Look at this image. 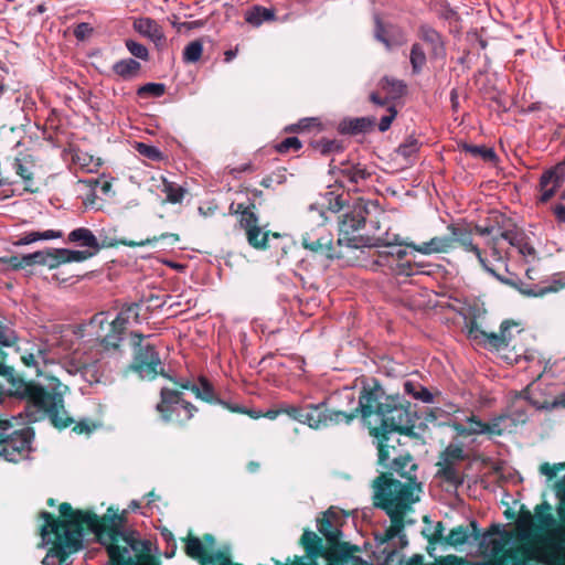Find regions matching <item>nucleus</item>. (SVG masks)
Returning a JSON list of instances; mask_svg holds the SVG:
<instances>
[{
    "label": "nucleus",
    "mask_w": 565,
    "mask_h": 565,
    "mask_svg": "<svg viewBox=\"0 0 565 565\" xmlns=\"http://www.w3.org/2000/svg\"><path fill=\"white\" fill-rule=\"evenodd\" d=\"M122 562L131 563L125 565H160V562L157 557L151 555V553L145 552L141 554L126 555L124 556Z\"/></svg>",
    "instance_id": "52"
},
{
    "label": "nucleus",
    "mask_w": 565,
    "mask_h": 565,
    "mask_svg": "<svg viewBox=\"0 0 565 565\" xmlns=\"http://www.w3.org/2000/svg\"><path fill=\"white\" fill-rule=\"evenodd\" d=\"M280 412L284 415H287L289 418L301 424L302 406L292 405V404H282V405H280Z\"/></svg>",
    "instance_id": "63"
},
{
    "label": "nucleus",
    "mask_w": 565,
    "mask_h": 565,
    "mask_svg": "<svg viewBox=\"0 0 565 565\" xmlns=\"http://www.w3.org/2000/svg\"><path fill=\"white\" fill-rule=\"evenodd\" d=\"M95 252H90L89 249L85 250H72L67 248H56V257L58 262V266L67 263H81L93 257Z\"/></svg>",
    "instance_id": "36"
},
{
    "label": "nucleus",
    "mask_w": 565,
    "mask_h": 565,
    "mask_svg": "<svg viewBox=\"0 0 565 565\" xmlns=\"http://www.w3.org/2000/svg\"><path fill=\"white\" fill-rule=\"evenodd\" d=\"M135 309L136 307H122L117 317L109 323V329L124 334L128 324L127 319L124 316L127 311H131Z\"/></svg>",
    "instance_id": "58"
},
{
    "label": "nucleus",
    "mask_w": 565,
    "mask_h": 565,
    "mask_svg": "<svg viewBox=\"0 0 565 565\" xmlns=\"http://www.w3.org/2000/svg\"><path fill=\"white\" fill-rule=\"evenodd\" d=\"M417 36L429 47L431 57L445 56V43L443 35L427 23L418 26Z\"/></svg>",
    "instance_id": "24"
},
{
    "label": "nucleus",
    "mask_w": 565,
    "mask_h": 565,
    "mask_svg": "<svg viewBox=\"0 0 565 565\" xmlns=\"http://www.w3.org/2000/svg\"><path fill=\"white\" fill-rule=\"evenodd\" d=\"M17 340L18 335L15 331L0 321V344L11 347Z\"/></svg>",
    "instance_id": "59"
},
{
    "label": "nucleus",
    "mask_w": 565,
    "mask_h": 565,
    "mask_svg": "<svg viewBox=\"0 0 565 565\" xmlns=\"http://www.w3.org/2000/svg\"><path fill=\"white\" fill-rule=\"evenodd\" d=\"M334 515V512L330 508L323 513L322 518L317 519V527L321 535L324 536L328 532H330L333 529L330 518Z\"/></svg>",
    "instance_id": "60"
},
{
    "label": "nucleus",
    "mask_w": 565,
    "mask_h": 565,
    "mask_svg": "<svg viewBox=\"0 0 565 565\" xmlns=\"http://www.w3.org/2000/svg\"><path fill=\"white\" fill-rule=\"evenodd\" d=\"M275 19V10L262 6H254L245 13V21L253 26H259L264 22L274 21Z\"/></svg>",
    "instance_id": "35"
},
{
    "label": "nucleus",
    "mask_w": 565,
    "mask_h": 565,
    "mask_svg": "<svg viewBox=\"0 0 565 565\" xmlns=\"http://www.w3.org/2000/svg\"><path fill=\"white\" fill-rule=\"evenodd\" d=\"M114 74L125 81L132 79L138 76L141 64L134 58H122L116 62L111 67Z\"/></svg>",
    "instance_id": "32"
},
{
    "label": "nucleus",
    "mask_w": 565,
    "mask_h": 565,
    "mask_svg": "<svg viewBox=\"0 0 565 565\" xmlns=\"http://www.w3.org/2000/svg\"><path fill=\"white\" fill-rule=\"evenodd\" d=\"M554 491L558 499L557 514L565 524V476L555 482Z\"/></svg>",
    "instance_id": "53"
},
{
    "label": "nucleus",
    "mask_w": 565,
    "mask_h": 565,
    "mask_svg": "<svg viewBox=\"0 0 565 565\" xmlns=\"http://www.w3.org/2000/svg\"><path fill=\"white\" fill-rule=\"evenodd\" d=\"M39 519L43 520L40 526V535L45 539L49 535H54L55 540L52 547L47 551L45 557L42 559V565H54L51 558H57L62 564L73 553L78 552L83 547V539L81 533L73 526L66 523L63 516H55L47 511H41Z\"/></svg>",
    "instance_id": "4"
},
{
    "label": "nucleus",
    "mask_w": 565,
    "mask_h": 565,
    "mask_svg": "<svg viewBox=\"0 0 565 565\" xmlns=\"http://www.w3.org/2000/svg\"><path fill=\"white\" fill-rule=\"evenodd\" d=\"M564 469H565V462L555 463V465H550L547 462H544L540 466L541 473L546 476L548 480L554 479L557 476V473Z\"/></svg>",
    "instance_id": "64"
},
{
    "label": "nucleus",
    "mask_w": 565,
    "mask_h": 565,
    "mask_svg": "<svg viewBox=\"0 0 565 565\" xmlns=\"http://www.w3.org/2000/svg\"><path fill=\"white\" fill-rule=\"evenodd\" d=\"M203 52V43L201 40H194L190 42L183 50V61L185 63L198 62Z\"/></svg>",
    "instance_id": "47"
},
{
    "label": "nucleus",
    "mask_w": 565,
    "mask_h": 565,
    "mask_svg": "<svg viewBox=\"0 0 565 565\" xmlns=\"http://www.w3.org/2000/svg\"><path fill=\"white\" fill-rule=\"evenodd\" d=\"M167 238L170 239V244L171 245H173V244H175L177 242L180 241L179 234H175V233H162L159 236L148 237V238L139 241V242L124 238V239H120L118 243L120 245L128 246V247H137V246L154 245L159 241L167 239Z\"/></svg>",
    "instance_id": "37"
},
{
    "label": "nucleus",
    "mask_w": 565,
    "mask_h": 565,
    "mask_svg": "<svg viewBox=\"0 0 565 565\" xmlns=\"http://www.w3.org/2000/svg\"><path fill=\"white\" fill-rule=\"evenodd\" d=\"M374 38L387 50L406 43V36L402 28L393 23H384L380 15L374 17Z\"/></svg>",
    "instance_id": "21"
},
{
    "label": "nucleus",
    "mask_w": 565,
    "mask_h": 565,
    "mask_svg": "<svg viewBox=\"0 0 565 565\" xmlns=\"http://www.w3.org/2000/svg\"><path fill=\"white\" fill-rule=\"evenodd\" d=\"M370 435L376 439L379 466H385V462L390 460V448H406L399 438L401 434L397 430H391V427H370Z\"/></svg>",
    "instance_id": "19"
},
{
    "label": "nucleus",
    "mask_w": 565,
    "mask_h": 565,
    "mask_svg": "<svg viewBox=\"0 0 565 565\" xmlns=\"http://www.w3.org/2000/svg\"><path fill=\"white\" fill-rule=\"evenodd\" d=\"M419 141L414 136H408L404 142H402L396 149L397 154L405 159L412 158L419 150Z\"/></svg>",
    "instance_id": "49"
},
{
    "label": "nucleus",
    "mask_w": 565,
    "mask_h": 565,
    "mask_svg": "<svg viewBox=\"0 0 565 565\" xmlns=\"http://www.w3.org/2000/svg\"><path fill=\"white\" fill-rule=\"evenodd\" d=\"M61 516L68 525L75 527L83 539L84 531L93 532L97 541L105 546L109 557V565H125L124 556L141 553H150V543L140 540L134 531H125L128 510L120 513L109 507L103 516H98L93 511L74 510L71 503L63 502L58 507Z\"/></svg>",
    "instance_id": "1"
},
{
    "label": "nucleus",
    "mask_w": 565,
    "mask_h": 565,
    "mask_svg": "<svg viewBox=\"0 0 565 565\" xmlns=\"http://www.w3.org/2000/svg\"><path fill=\"white\" fill-rule=\"evenodd\" d=\"M404 391L415 399H419L424 403H431L434 399L433 394L417 382L406 381L404 383Z\"/></svg>",
    "instance_id": "39"
},
{
    "label": "nucleus",
    "mask_w": 565,
    "mask_h": 565,
    "mask_svg": "<svg viewBox=\"0 0 565 565\" xmlns=\"http://www.w3.org/2000/svg\"><path fill=\"white\" fill-rule=\"evenodd\" d=\"M132 25L136 32L157 44L164 40L162 28L151 18L135 19Z\"/></svg>",
    "instance_id": "26"
},
{
    "label": "nucleus",
    "mask_w": 565,
    "mask_h": 565,
    "mask_svg": "<svg viewBox=\"0 0 565 565\" xmlns=\"http://www.w3.org/2000/svg\"><path fill=\"white\" fill-rule=\"evenodd\" d=\"M363 419L375 415L380 419L377 426L391 427L411 438H418L415 431L416 414L411 411V403L398 394L388 395L377 380L372 385H364L360 392L359 406L353 409Z\"/></svg>",
    "instance_id": "2"
},
{
    "label": "nucleus",
    "mask_w": 565,
    "mask_h": 565,
    "mask_svg": "<svg viewBox=\"0 0 565 565\" xmlns=\"http://www.w3.org/2000/svg\"><path fill=\"white\" fill-rule=\"evenodd\" d=\"M514 286L512 288L516 289L520 294L526 297H544L551 292H557L561 289L565 288V273L555 274L551 280V282L546 286H534L529 287L523 281L519 279H512Z\"/></svg>",
    "instance_id": "22"
},
{
    "label": "nucleus",
    "mask_w": 565,
    "mask_h": 565,
    "mask_svg": "<svg viewBox=\"0 0 565 565\" xmlns=\"http://www.w3.org/2000/svg\"><path fill=\"white\" fill-rule=\"evenodd\" d=\"M408 243L406 242H397L394 243H387L383 245V249L379 253V263L380 264H388L391 266L390 259L397 263L398 260H403L405 256L407 255V248H411L407 246Z\"/></svg>",
    "instance_id": "28"
},
{
    "label": "nucleus",
    "mask_w": 565,
    "mask_h": 565,
    "mask_svg": "<svg viewBox=\"0 0 565 565\" xmlns=\"http://www.w3.org/2000/svg\"><path fill=\"white\" fill-rule=\"evenodd\" d=\"M379 86L391 100L398 99L407 93L406 83L391 76L382 77L379 82Z\"/></svg>",
    "instance_id": "31"
},
{
    "label": "nucleus",
    "mask_w": 565,
    "mask_h": 565,
    "mask_svg": "<svg viewBox=\"0 0 565 565\" xmlns=\"http://www.w3.org/2000/svg\"><path fill=\"white\" fill-rule=\"evenodd\" d=\"M135 149L138 151L139 154L150 160L159 161L162 159L161 151L154 146L145 142H137Z\"/></svg>",
    "instance_id": "56"
},
{
    "label": "nucleus",
    "mask_w": 565,
    "mask_h": 565,
    "mask_svg": "<svg viewBox=\"0 0 565 565\" xmlns=\"http://www.w3.org/2000/svg\"><path fill=\"white\" fill-rule=\"evenodd\" d=\"M422 267H423V265L420 263H412L409 260H405V262L398 260L395 264H391V268L396 276H405V277H409V276H414L418 273H423L420 270Z\"/></svg>",
    "instance_id": "45"
},
{
    "label": "nucleus",
    "mask_w": 565,
    "mask_h": 565,
    "mask_svg": "<svg viewBox=\"0 0 565 565\" xmlns=\"http://www.w3.org/2000/svg\"><path fill=\"white\" fill-rule=\"evenodd\" d=\"M301 244L303 248L330 259L343 257L342 253L333 247L332 235L322 225L302 234Z\"/></svg>",
    "instance_id": "17"
},
{
    "label": "nucleus",
    "mask_w": 565,
    "mask_h": 565,
    "mask_svg": "<svg viewBox=\"0 0 565 565\" xmlns=\"http://www.w3.org/2000/svg\"><path fill=\"white\" fill-rule=\"evenodd\" d=\"M203 541L205 544L199 537L192 535L183 539L185 554L200 565H243L241 563H233L224 552H214L215 539L212 534H204Z\"/></svg>",
    "instance_id": "12"
},
{
    "label": "nucleus",
    "mask_w": 565,
    "mask_h": 565,
    "mask_svg": "<svg viewBox=\"0 0 565 565\" xmlns=\"http://www.w3.org/2000/svg\"><path fill=\"white\" fill-rule=\"evenodd\" d=\"M34 429L17 428L9 419H0V456L10 462H19L32 451Z\"/></svg>",
    "instance_id": "6"
},
{
    "label": "nucleus",
    "mask_w": 565,
    "mask_h": 565,
    "mask_svg": "<svg viewBox=\"0 0 565 565\" xmlns=\"http://www.w3.org/2000/svg\"><path fill=\"white\" fill-rule=\"evenodd\" d=\"M342 536V531L339 529L333 527L330 532H328L323 537L328 542L327 551H338L340 548V545L344 544L345 542H341L340 539Z\"/></svg>",
    "instance_id": "61"
},
{
    "label": "nucleus",
    "mask_w": 565,
    "mask_h": 565,
    "mask_svg": "<svg viewBox=\"0 0 565 565\" xmlns=\"http://www.w3.org/2000/svg\"><path fill=\"white\" fill-rule=\"evenodd\" d=\"M447 231V235L435 236L422 244H407V246L423 255L447 254L459 246L465 252L473 253L481 267L497 280L507 286H514L512 278L498 274L488 265V260L483 257L481 249L473 244L472 233L469 228L457 224H449Z\"/></svg>",
    "instance_id": "3"
},
{
    "label": "nucleus",
    "mask_w": 565,
    "mask_h": 565,
    "mask_svg": "<svg viewBox=\"0 0 565 565\" xmlns=\"http://www.w3.org/2000/svg\"><path fill=\"white\" fill-rule=\"evenodd\" d=\"M2 260L8 263L13 269H23L34 265L47 266L50 269L58 267L56 248H46L23 256H10Z\"/></svg>",
    "instance_id": "20"
},
{
    "label": "nucleus",
    "mask_w": 565,
    "mask_h": 565,
    "mask_svg": "<svg viewBox=\"0 0 565 565\" xmlns=\"http://www.w3.org/2000/svg\"><path fill=\"white\" fill-rule=\"evenodd\" d=\"M172 383L181 390L191 391L196 398L209 403L218 404L228 409L232 413H245V409L238 405H231L230 403L221 399L212 385V383L204 376H200L199 384L192 383L190 380H178L173 379Z\"/></svg>",
    "instance_id": "16"
},
{
    "label": "nucleus",
    "mask_w": 565,
    "mask_h": 565,
    "mask_svg": "<svg viewBox=\"0 0 565 565\" xmlns=\"http://www.w3.org/2000/svg\"><path fill=\"white\" fill-rule=\"evenodd\" d=\"M396 116H397L396 107L394 105L388 106L387 114L382 116L380 119L379 130L381 132H385L386 130H388L393 120L396 118Z\"/></svg>",
    "instance_id": "62"
},
{
    "label": "nucleus",
    "mask_w": 565,
    "mask_h": 565,
    "mask_svg": "<svg viewBox=\"0 0 565 565\" xmlns=\"http://www.w3.org/2000/svg\"><path fill=\"white\" fill-rule=\"evenodd\" d=\"M356 418V413L329 409L324 402L318 404H306L302 406L301 424L307 425L311 429H321L341 423L350 424Z\"/></svg>",
    "instance_id": "11"
},
{
    "label": "nucleus",
    "mask_w": 565,
    "mask_h": 565,
    "mask_svg": "<svg viewBox=\"0 0 565 565\" xmlns=\"http://www.w3.org/2000/svg\"><path fill=\"white\" fill-rule=\"evenodd\" d=\"M255 209L254 203H249L248 205L232 203L230 213L237 216L238 224L241 228L245 231L248 244L256 249H266L268 247L269 235L278 237L279 234L262 230Z\"/></svg>",
    "instance_id": "9"
},
{
    "label": "nucleus",
    "mask_w": 565,
    "mask_h": 565,
    "mask_svg": "<svg viewBox=\"0 0 565 565\" xmlns=\"http://www.w3.org/2000/svg\"><path fill=\"white\" fill-rule=\"evenodd\" d=\"M22 363L28 367H35L36 376H41L43 374L40 369V361L46 362V350L42 348H38L36 352L24 353L21 355Z\"/></svg>",
    "instance_id": "43"
},
{
    "label": "nucleus",
    "mask_w": 565,
    "mask_h": 565,
    "mask_svg": "<svg viewBox=\"0 0 565 565\" xmlns=\"http://www.w3.org/2000/svg\"><path fill=\"white\" fill-rule=\"evenodd\" d=\"M470 536L469 529L466 525H458L450 530L444 539V543L449 546H459L467 543Z\"/></svg>",
    "instance_id": "40"
},
{
    "label": "nucleus",
    "mask_w": 565,
    "mask_h": 565,
    "mask_svg": "<svg viewBox=\"0 0 565 565\" xmlns=\"http://www.w3.org/2000/svg\"><path fill=\"white\" fill-rule=\"evenodd\" d=\"M301 147H302V143L299 140V138L288 137V138L284 139L282 141H280L279 143H277L275 146V149L279 153H289L291 151L296 152V151L300 150Z\"/></svg>",
    "instance_id": "57"
},
{
    "label": "nucleus",
    "mask_w": 565,
    "mask_h": 565,
    "mask_svg": "<svg viewBox=\"0 0 565 565\" xmlns=\"http://www.w3.org/2000/svg\"><path fill=\"white\" fill-rule=\"evenodd\" d=\"M311 146L315 150L319 151L323 156L343 151L342 142L337 139L323 138L311 142Z\"/></svg>",
    "instance_id": "44"
},
{
    "label": "nucleus",
    "mask_w": 565,
    "mask_h": 565,
    "mask_svg": "<svg viewBox=\"0 0 565 565\" xmlns=\"http://www.w3.org/2000/svg\"><path fill=\"white\" fill-rule=\"evenodd\" d=\"M340 175L349 183L359 184L371 178L372 173L361 163L343 162L339 168Z\"/></svg>",
    "instance_id": "30"
},
{
    "label": "nucleus",
    "mask_w": 565,
    "mask_h": 565,
    "mask_svg": "<svg viewBox=\"0 0 565 565\" xmlns=\"http://www.w3.org/2000/svg\"><path fill=\"white\" fill-rule=\"evenodd\" d=\"M61 235H62L61 232H55L53 230H49L45 232H29V233H25L23 236H21L19 238V241H17L14 243V245H18V246L29 245V244H32L40 239L58 238V237H61Z\"/></svg>",
    "instance_id": "42"
},
{
    "label": "nucleus",
    "mask_w": 565,
    "mask_h": 565,
    "mask_svg": "<svg viewBox=\"0 0 565 565\" xmlns=\"http://www.w3.org/2000/svg\"><path fill=\"white\" fill-rule=\"evenodd\" d=\"M479 318L480 310L478 308H471L469 315L465 317V329L467 331V337L470 340H473L478 343H481V341H487L488 344L495 350H502L510 345L512 340L510 329L513 326H516L515 322L511 320H504L500 326L499 333L486 332L480 328L478 323Z\"/></svg>",
    "instance_id": "10"
},
{
    "label": "nucleus",
    "mask_w": 565,
    "mask_h": 565,
    "mask_svg": "<svg viewBox=\"0 0 565 565\" xmlns=\"http://www.w3.org/2000/svg\"><path fill=\"white\" fill-rule=\"evenodd\" d=\"M156 411L164 423H175L180 426H184L192 419L198 408L191 402L184 399L181 391L162 387Z\"/></svg>",
    "instance_id": "7"
},
{
    "label": "nucleus",
    "mask_w": 565,
    "mask_h": 565,
    "mask_svg": "<svg viewBox=\"0 0 565 565\" xmlns=\"http://www.w3.org/2000/svg\"><path fill=\"white\" fill-rule=\"evenodd\" d=\"M505 241L510 246L515 247L523 257L535 256V248L530 244L529 237L523 231L516 228Z\"/></svg>",
    "instance_id": "34"
},
{
    "label": "nucleus",
    "mask_w": 565,
    "mask_h": 565,
    "mask_svg": "<svg viewBox=\"0 0 565 565\" xmlns=\"http://www.w3.org/2000/svg\"><path fill=\"white\" fill-rule=\"evenodd\" d=\"M122 335V333L109 329L108 333L100 339L99 343L106 351H119L124 340Z\"/></svg>",
    "instance_id": "46"
},
{
    "label": "nucleus",
    "mask_w": 565,
    "mask_h": 565,
    "mask_svg": "<svg viewBox=\"0 0 565 565\" xmlns=\"http://www.w3.org/2000/svg\"><path fill=\"white\" fill-rule=\"evenodd\" d=\"M490 227L493 228V237L488 241V246L491 248V255L497 262H505L510 258L509 250H504L500 242L507 239L518 226L510 218L502 213H492L488 218Z\"/></svg>",
    "instance_id": "15"
},
{
    "label": "nucleus",
    "mask_w": 565,
    "mask_h": 565,
    "mask_svg": "<svg viewBox=\"0 0 565 565\" xmlns=\"http://www.w3.org/2000/svg\"><path fill=\"white\" fill-rule=\"evenodd\" d=\"M409 62L413 74H419L426 65L427 58L422 44L414 43L411 47Z\"/></svg>",
    "instance_id": "41"
},
{
    "label": "nucleus",
    "mask_w": 565,
    "mask_h": 565,
    "mask_svg": "<svg viewBox=\"0 0 565 565\" xmlns=\"http://www.w3.org/2000/svg\"><path fill=\"white\" fill-rule=\"evenodd\" d=\"M385 512L391 519V525L385 530V532L383 534L376 535L375 539L380 544L387 543L388 541L393 540L395 536H398L405 526L404 515H401V512H397V513L391 512V511H385Z\"/></svg>",
    "instance_id": "33"
},
{
    "label": "nucleus",
    "mask_w": 565,
    "mask_h": 565,
    "mask_svg": "<svg viewBox=\"0 0 565 565\" xmlns=\"http://www.w3.org/2000/svg\"><path fill=\"white\" fill-rule=\"evenodd\" d=\"M125 374L135 373L140 380L153 381L159 375L172 382L174 376L164 371L160 353L153 344L146 343L132 351V361L126 366Z\"/></svg>",
    "instance_id": "8"
},
{
    "label": "nucleus",
    "mask_w": 565,
    "mask_h": 565,
    "mask_svg": "<svg viewBox=\"0 0 565 565\" xmlns=\"http://www.w3.org/2000/svg\"><path fill=\"white\" fill-rule=\"evenodd\" d=\"M565 183V160L545 170L539 181L540 195L537 202L545 204L555 196Z\"/></svg>",
    "instance_id": "18"
},
{
    "label": "nucleus",
    "mask_w": 565,
    "mask_h": 565,
    "mask_svg": "<svg viewBox=\"0 0 565 565\" xmlns=\"http://www.w3.org/2000/svg\"><path fill=\"white\" fill-rule=\"evenodd\" d=\"M166 93V85L162 83H147L137 89V95L145 97H161Z\"/></svg>",
    "instance_id": "51"
},
{
    "label": "nucleus",
    "mask_w": 565,
    "mask_h": 565,
    "mask_svg": "<svg viewBox=\"0 0 565 565\" xmlns=\"http://www.w3.org/2000/svg\"><path fill=\"white\" fill-rule=\"evenodd\" d=\"M369 211L366 205L359 202L353 205L352 210L344 213L339 222V238L338 245L358 248L360 239L355 233L365 226L366 215Z\"/></svg>",
    "instance_id": "13"
},
{
    "label": "nucleus",
    "mask_w": 565,
    "mask_h": 565,
    "mask_svg": "<svg viewBox=\"0 0 565 565\" xmlns=\"http://www.w3.org/2000/svg\"><path fill=\"white\" fill-rule=\"evenodd\" d=\"M68 242L76 243L82 247H87L90 252L97 254L102 246L98 243L97 237L93 234L89 228L78 227L73 230L67 237Z\"/></svg>",
    "instance_id": "29"
},
{
    "label": "nucleus",
    "mask_w": 565,
    "mask_h": 565,
    "mask_svg": "<svg viewBox=\"0 0 565 565\" xmlns=\"http://www.w3.org/2000/svg\"><path fill=\"white\" fill-rule=\"evenodd\" d=\"M537 556L529 546H518L505 550L501 558L494 562V565H527L532 561H536Z\"/></svg>",
    "instance_id": "25"
},
{
    "label": "nucleus",
    "mask_w": 565,
    "mask_h": 565,
    "mask_svg": "<svg viewBox=\"0 0 565 565\" xmlns=\"http://www.w3.org/2000/svg\"><path fill=\"white\" fill-rule=\"evenodd\" d=\"M545 561L550 565H565V548L554 542H550L544 548Z\"/></svg>",
    "instance_id": "38"
},
{
    "label": "nucleus",
    "mask_w": 565,
    "mask_h": 565,
    "mask_svg": "<svg viewBox=\"0 0 565 565\" xmlns=\"http://www.w3.org/2000/svg\"><path fill=\"white\" fill-rule=\"evenodd\" d=\"M467 458L461 444H449L440 454L436 463L438 467L436 476L447 483L459 488L463 484V475L458 471L455 463Z\"/></svg>",
    "instance_id": "14"
},
{
    "label": "nucleus",
    "mask_w": 565,
    "mask_h": 565,
    "mask_svg": "<svg viewBox=\"0 0 565 565\" xmlns=\"http://www.w3.org/2000/svg\"><path fill=\"white\" fill-rule=\"evenodd\" d=\"M125 45L132 56L142 61L149 60V51L143 44L138 43L131 39H127L125 41Z\"/></svg>",
    "instance_id": "54"
},
{
    "label": "nucleus",
    "mask_w": 565,
    "mask_h": 565,
    "mask_svg": "<svg viewBox=\"0 0 565 565\" xmlns=\"http://www.w3.org/2000/svg\"><path fill=\"white\" fill-rule=\"evenodd\" d=\"M415 487L422 491V483H416V481L403 483L397 479L390 478V473H381L374 480L376 495L380 499L376 505L384 511L401 512V515H404L411 504L418 501V498H414Z\"/></svg>",
    "instance_id": "5"
},
{
    "label": "nucleus",
    "mask_w": 565,
    "mask_h": 565,
    "mask_svg": "<svg viewBox=\"0 0 565 565\" xmlns=\"http://www.w3.org/2000/svg\"><path fill=\"white\" fill-rule=\"evenodd\" d=\"M551 509L547 502L535 507V514L542 527H550L556 523L554 516L550 513Z\"/></svg>",
    "instance_id": "50"
},
{
    "label": "nucleus",
    "mask_w": 565,
    "mask_h": 565,
    "mask_svg": "<svg viewBox=\"0 0 565 565\" xmlns=\"http://www.w3.org/2000/svg\"><path fill=\"white\" fill-rule=\"evenodd\" d=\"M462 149L465 152H468L473 157H480L487 162L494 161L497 158V154L493 151V149L487 148L486 146H475L465 143Z\"/></svg>",
    "instance_id": "48"
},
{
    "label": "nucleus",
    "mask_w": 565,
    "mask_h": 565,
    "mask_svg": "<svg viewBox=\"0 0 565 565\" xmlns=\"http://www.w3.org/2000/svg\"><path fill=\"white\" fill-rule=\"evenodd\" d=\"M374 124V117L344 118L338 129L343 135H359L371 130Z\"/></svg>",
    "instance_id": "27"
},
{
    "label": "nucleus",
    "mask_w": 565,
    "mask_h": 565,
    "mask_svg": "<svg viewBox=\"0 0 565 565\" xmlns=\"http://www.w3.org/2000/svg\"><path fill=\"white\" fill-rule=\"evenodd\" d=\"M381 467L385 469L383 473H390V478H393V475L397 473L401 478H404L407 481H416V476L412 475V472L416 471L418 466L415 463L409 451L398 455V457L392 459V461L387 460L385 466Z\"/></svg>",
    "instance_id": "23"
},
{
    "label": "nucleus",
    "mask_w": 565,
    "mask_h": 565,
    "mask_svg": "<svg viewBox=\"0 0 565 565\" xmlns=\"http://www.w3.org/2000/svg\"><path fill=\"white\" fill-rule=\"evenodd\" d=\"M163 192L167 194V201L170 203H180L184 196V189L171 182H164Z\"/></svg>",
    "instance_id": "55"
}]
</instances>
